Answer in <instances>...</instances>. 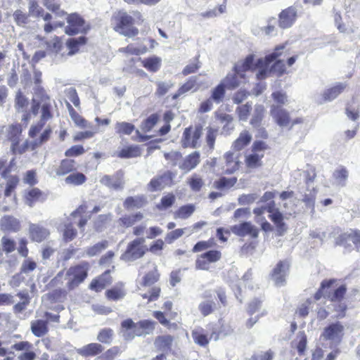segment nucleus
<instances>
[{"instance_id": "f257e3e1", "label": "nucleus", "mask_w": 360, "mask_h": 360, "mask_svg": "<svg viewBox=\"0 0 360 360\" xmlns=\"http://www.w3.org/2000/svg\"><path fill=\"white\" fill-rule=\"evenodd\" d=\"M42 74L39 70L33 72V79L36 87L34 89V97L31 102V111L37 116L40 113V119L36 124H32L28 131L30 138L34 139L41 131L46 122L53 117L54 101L41 86Z\"/></svg>"}, {"instance_id": "f03ea898", "label": "nucleus", "mask_w": 360, "mask_h": 360, "mask_svg": "<svg viewBox=\"0 0 360 360\" xmlns=\"http://www.w3.org/2000/svg\"><path fill=\"white\" fill-rule=\"evenodd\" d=\"M337 282L335 278L324 279L321 281L319 289L314 295V299L316 301L322 297H327L331 302H338L335 306V311L338 313L337 319H341L345 316L347 307L342 303L347 292V288L345 284H342L336 288L332 292H329V289Z\"/></svg>"}, {"instance_id": "7ed1b4c3", "label": "nucleus", "mask_w": 360, "mask_h": 360, "mask_svg": "<svg viewBox=\"0 0 360 360\" xmlns=\"http://www.w3.org/2000/svg\"><path fill=\"white\" fill-rule=\"evenodd\" d=\"M111 21L112 29L116 32L127 37H134L139 32L135 25L141 24L143 18L138 11H133L131 15L123 10H119L113 13Z\"/></svg>"}, {"instance_id": "20e7f679", "label": "nucleus", "mask_w": 360, "mask_h": 360, "mask_svg": "<svg viewBox=\"0 0 360 360\" xmlns=\"http://www.w3.org/2000/svg\"><path fill=\"white\" fill-rule=\"evenodd\" d=\"M155 325V321L149 319L134 322L131 319H127L120 323V333L126 341H131L136 336L140 337L152 333Z\"/></svg>"}, {"instance_id": "39448f33", "label": "nucleus", "mask_w": 360, "mask_h": 360, "mask_svg": "<svg viewBox=\"0 0 360 360\" xmlns=\"http://www.w3.org/2000/svg\"><path fill=\"white\" fill-rule=\"evenodd\" d=\"M90 267V264L87 261L70 266L65 275L67 290L72 291L78 288L88 277Z\"/></svg>"}, {"instance_id": "423d86ee", "label": "nucleus", "mask_w": 360, "mask_h": 360, "mask_svg": "<svg viewBox=\"0 0 360 360\" xmlns=\"http://www.w3.org/2000/svg\"><path fill=\"white\" fill-rule=\"evenodd\" d=\"M233 332V329L230 326L224 327L223 325L220 330H217L214 328H212L211 333L208 335L205 330L202 327H198L193 330L191 332V336L194 342L202 347H206L208 346L210 341L213 339L217 340L219 338L220 335H227Z\"/></svg>"}, {"instance_id": "0eeeda50", "label": "nucleus", "mask_w": 360, "mask_h": 360, "mask_svg": "<svg viewBox=\"0 0 360 360\" xmlns=\"http://www.w3.org/2000/svg\"><path fill=\"white\" fill-rule=\"evenodd\" d=\"M270 115L277 125L281 127H288L289 129L304 122L302 117L291 119L290 112L280 105H272L270 108Z\"/></svg>"}, {"instance_id": "6e6552de", "label": "nucleus", "mask_w": 360, "mask_h": 360, "mask_svg": "<svg viewBox=\"0 0 360 360\" xmlns=\"http://www.w3.org/2000/svg\"><path fill=\"white\" fill-rule=\"evenodd\" d=\"M269 149L268 144L260 140L255 141L251 147L252 153L245 156V164L248 169H257L262 166L264 153L260 152Z\"/></svg>"}, {"instance_id": "1a4fd4ad", "label": "nucleus", "mask_w": 360, "mask_h": 360, "mask_svg": "<svg viewBox=\"0 0 360 360\" xmlns=\"http://www.w3.org/2000/svg\"><path fill=\"white\" fill-rule=\"evenodd\" d=\"M68 25L65 27V32L69 36L77 34H86L91 28L83 17L77 13H67Z\"/></svg>"}, {"instance_id": "9d476101", "label": "nucleus", "mask_w": 360, "mask_h": 360, "mask_svg": "<svg viewBox=\"0 0 360 360\" xmlns=\"http://www.w3.org/2000/svg\"><path fill=\"white\" fill-rule=\"evenodd\" d=\"M143 238H136L129 242L120 259L124 262H132L144 256L148 252V248L144 245Z\"/></svg>"}, {"instance_id": "9b49d317", "label": "nucleus", "mask_w": 360, "mask_h": 360, "mask_svg": "<svg viewBox=\"0 0 360 360\" xmlns=\"http://www.w3.org/2000/svg\"><path fill=\"white\" fill-rule=\"evenodd\" d=\"M44 316L46 319V320L34 319L30 322V330L37 338H42L48 334L49 321L58 323L60 321L59 315L52 314L48 311L44 313Z\"/></svg>"}, {"instance_id": "f8f14e48", "label": "nucleus", "mask_w": 360, "mask_h": 360, "mask_svg": "<svg viewBox=\"0 0 360 360\" xmlns=\"http://www.w3.org/2000/svg\"><path fill=\"white\" fill-rule=\"evenodd\" d=\"M202 133V127L200 124L195 125V127L189 126L185 128L181 139V146L184 148H197Z\"/></svg>"}, {"instance_id": "ddd939ff", "label": "nucleus", "mask_w": 360, "mask_h": 360, "mask_svg": "<svg viewBox=\"0 0 360 360\" xmlns=\"http://www.w3.org/2000/svg\"><path fill=\"white\" fill-rule=\"evenodd\" d=\"M221 259V252L217 250H210L199 255L195 262V267L198 270L207 271L210 264L215 263Z\"/></svg>"}, {"instance_id": "4468645a", "label": "nucleus", "mask_w": 360, "mask_h": 360, "mask_svg": "<svg viewBox=\"0 0 360 360\" xmlns=\"http://www.w3.org/2000/svg\"><path fill=\"white\" fill-rule=\"evenodd\" d=\"M174 174L170 171H166L162 174L158 175L150 181L147 185L148 190L150 192L162 191L166 186L173 184Z\"/></svg>"}, {"instance_id": "2eb2a0df", "label": "nucleus", "mask_w": 360, "mask_h": 360, "mask_svg": "<svg viewBox=\"0 0 360 360\" xmlns=\"http://www.w3.org/2000/svg\"><path fill=\"white\" fill-rule=\"evenodd\" d=\"M344 336V326L339 322L328 325L323 330L321 337L324 340H332L340 342Z\"/></svg>"}, {"instance_id": "dca6fc26", "label": "nucleus", "mask_w": 360, "mask_h": 360, "mask_svg": "<svg viewBox=\"0 0 360 360\" xmlns=\"http://www.w3.org/2000/svg\"><path fill=\"white\" fill-rule=\"evenodd\" d=\"M11 348L17 352H22L18 356V360H35L37 354L33 345L27 340L15 342Z\"/></svg>"}, {"instance_id": "f3484780", "label": "nucleus", "mask_w": 360, "mask_h": 360, "mask_svg": "<svg viewBox=\"0 0 360 360\" xmlns=\"http://www.w3.org/2000/svg\"><path fill=\"white\" fill-rule=\"evenodd\" d=\"M23 200L29 207H33L39 202H44L47 199V193L37 187H32L25 191Z\"/></svg>"}, {"instance_id": "a211bd4d", "label": "nucleus", "mask_w": 360, "mask_h": 360, "mask_svg": "<svg viewBox=\"0 0 360 360\" xmlns=\"http://www.w3.org/2000/svg\"><path fill=\"white\" fill-rule=\"evenodd\" d=\"M297 18V8L294 6H288L278 14V25L283 29L290 27Z\"/></svg>"}, {"instance_id": "6ab92c4d", "label": "nucleus", "mask_w": 360, "mask_h": 360, "mask_svg": "<svg viewBox=\"0 0 360 360\" xmlns=\"http://www.w3.org/2000/svg\"><path fill=\"white\" fill-rule=\"evenodd\" d=\"M231 230L238 236H250L252 238H257L259 232V229L250 221H244L234 225L231 226Z\"/></svg>"}, {"instance_id": "aec40b11", "label": "nucleus", "mask_w": 360, "mask_h": 360, "mask_svg": "<svg viewBox=\"0 0 360 360\" xmlns=\"http://www.w3.org/2000/svg\"><path fill=\"white\" fill-rule=\"evenodd\" d=\"M290 264L287 260L279 261L271 272V276L277 285L285 282V276L289 270Z\"/></svg>"}, {"instance_id": "412c9836", "label": "nucleus", "mask_w": 360, "mask_h": 360, "mask_svg": "<svg viewBox=\"0 0 360 360\" xmlns=\"http://www.w3.org/2000/svg\"><path fill=\"white\" fill-rule=\"evenodd\" d=\"M124 172L122 170L117 171L112 176L104 175L101 177L100 182L110 188L115 190L120 189L123 187L124 184Z\"/></svg>"}, {"instance_id": "4be33fe9", "label": "nucleus", "mask_w": 360, "mask_h": 360, "mask_svg": "<svg viewBox=\"0 0 360 360\" xmlns=\"http://www.w3.org/2000/svg\"><path fill=\"white\" fill-rule=\"evenodd\" d=\"M77 162L72 158L62 159L55 169L56 174L58 176H63L77 171Z\"/></svg>"}, {"instance_id": "5701e85b", "label": "nucleus", "mask_w": 360, "mask_h": 360, "mask_svg": "<svg viewBox=\"0 0 360 360\" xmlns=\"http://www.w3.org/2000/svg\"><path fill=\"white\" fill-rule=\"evenodd\" d=\"M245 80V75L240 72L236 71L233 68V72L229 73L222 82L226 86V89L233 90L238 88L243 81Z\"/></svg>"}, {"instance_id": "b1692460", "label": "nucleus", "mask_w": 360, "mask_h": 360, "mask_svg": "<svg viewBox=\"0 0 360 360\" xmlns=\"http://www.w3.org/2000/svg\"><path fill=\"white\" fill-rule=\"evenodd\" d=\"M103 349L100 343L92 342L77 349L76 352L84 358H88L102 354Z\"/></svg>"}, {"instance_id": "393cba45", "label": "nucleus", "mask_w": 360, "mask_h": 360, "mask_svg": "<svg viewBox=\"0 0 360 360\" xmlns=\"http://www.w3.org/2000/svg\"><path fill=\"white\" fill-rule=\"evenodd\" d=\"M88 205L86 202H84L81 205H79L72 213L70 214V216L72 218H79V221L77 224L79 229L81 230L82 232L84 231V227L87 224V222L89 219H90L91 216H86V213L87 212Z\"/></svg>"}, {"instance_id": "a878e982", "label": "nucleus", "mask_w": 360, "mask_h": 360, "mask_svg": "<svg viewBox=\"0 0 360 360\" xmlns=\"http://www.w3.org/2000/svg\"><path fill=\"white\" fill-rule=\"evenodd\" d=\"M110 270H106L98 277L94 278L89 284V288L95 292H101L112 282Z\"/></svg>"}, {"instance_id": "bb28decb", "label": "nucleus", "mask_w": 360, "mask_h": 360, "mask_svg": "<svg viewBox=\"0 0 360 360\" xmlns=\"http://www.w3.org/2000/svg\"><path fill=\"white\" fill-rule=\"evenodd\" d=\"M200 162V155L198 151H194L186 155L182 162L179 165V168L188 172L195 168Z\"/></svg>"}, {"instance_id": "cd10ccee", "label": "nucleus", "mask_w": 360, "mask_h": 360, "mask_svg": "<svg viewBox=\"0 0 360 360\" xmlns=\"http://www.w3.org/2000/svg\"><path fill=\"white\" fill-rule=\"evenodd\" d=\"M30 237L32 241L41 243L50 235V231L44 226L32 224L29 228Z\"/></svg>"}, {"instance_id": "c85d7f7f", "label": "nucleus", "mask_w": 360, "mask_h": 360, "mask_svg": "<svg viewBox=\"0 0 360 360\" xmlns=\"http://www.w3.org/2000/svg\"><path fill=\"white\" fill-rule=\"evenodd\" d=\"M349 240L352 241L356 248H360V230L352 229L350 233H344L340 235L337 244L341 246H347Z\"/></svg>"}, {"instance_id": "c756f323", "label": "nucleus", "mask_w": 360, "mask_h": 360, "mask_svg": "<svg viewBox=\"0 0 360 360\" xmlns=\"http://www.w3.org/2000/svg\"><path fill=\"white\" fill-rule=\"evenodd\" d=\"M174 338L171 335H158L155 338L154 345L158 351L169 352L172 350Z\"/></svg>"}, {"instance_id": "7c9ffc66", "label": "nucleus", "mask_w": 360, "mask_h": 360, "mask_svg": "<svg viewBox=\"0 0 360 360\" xmlns=\"http://www.w3.org/2000/svg\"><path fill=\"white\" fill-rule=\"evenodd\" d=\"M269 218L274 224L278 236H283L287 231L288 227L284 222L283 215L278 209L269 215Z\"/></svg>"}, {"instance_id": "2f4dec72", "label": "nucleus", "mask_w": 360, "mask_h": 360, "mask_svg": "<svg viewBox=\"0 0 360 360\" xmlns=\"http://www.w3.org/2000/svg\"><path fill=\"white\" fill-rule=\"evenodd\" d=\"M142 66L148 72L155 73L159 71L162 66V59L157 56H152L143 59L139 58Z\"/></svg>"}, {"instance_id": "473e14b6", "label": "nucleus", "mask_w": 360, "mask_h": 360, "mask_svg": "<svg viewBox=\"0 0 360 360\" xmlns=\"http://www.w3.org/2000/svg\"><path fill=\"white\" fill-rule=\"evenodd\" d=\"M0 228L4 231H18L20 228V221L10 215H5L0 219Z\"/></svg>"}, {"instance_id": "72a5a7b5", "label": "nucleus", "mask_w": 360, "mask_h": 360, "mask_svg": "<svg viewBox=\"0 0 360 360\" xmlns=\"http://www.w3.org/2000/svg\"><path fill=\"white\" fill-rule=\"evenodd\" d=\"M285 49V44L276 46L272 53L266 55L264 58H259L257 60V65L261 66L262 65L270 64L271 63L278 60V58L283 55Z\"/></svg>"}, {"instance_id": "f704fd0d", "label": "nucleus", "mask_w": 360, "mask_h": 360, "mask_svg": "<svg viewBox=\"0 0 360 360\" xmlns=\"http://www.w3.org/2000/svg\"><path fill=\"white\" fill-rule=\"evenodd\" d=\"M252 141V135L248 130L242 131L238 137L233 142L232 148L236 151H240L248 146Z\"/></svg>"}, {"instance_id": "c9c22d12", "label": "nucleus", "mask_w": 360, "mask_h": 360, "mask_svg": "<svg viewBox=\"0 0 360 360\" xmlns=\"http://www.w3.org/2000/svg\"><path fill=\"white\" fill-rule=\"evenodd\" d=\"M105 295L108 300L117 301L123 299L126 295L124 283H118L114 287L107 290Z\"/></svg>"}, {"instance_id": "e433bc0d", "label": "nucleus", "mask_w": 360, "mask_h": 360, "mask_svg": "<svg viewBox=\"0 0 360 360\" xmlns=\"http://www.w3.org/2000/svg\"><path fill=\"white\" fill-rule=\"evenodd\" d=\"M67 108L72 120L77 127L81 129L91 128V124L79 115L69 103H67Z\"/></svg>"}, {"instance_id": "4c0bfd02", "label": "nucleus", "mask_w": 360, "mask_h": 360, "mask_svg": "<svg viewBox=\"0 0 360 360\" xmlns=\"http://www.w3.org/2000/svg\"><path fill=\"white\" fill-rule=\"evenodd\" d=\"M255 63L254 55L250 54L247 56L244 60L234 65V70L245 74L248 70H255L257 68H255Z\"/></svg>"}, {"instance_id": "58836bf2", "label": "nucleus", "mask_w": 360, "mask_h": 360, "mask_svg": "<svg viewBox=\"0 0 360 360\" xmlns=\"http://www.w3.org/2000/svg\"><path fill=\"white\" fill-rule=\"evenodd\" d=\"M160 278V274L155 266L153 269L146 272L142 277L141 285L142 287H150L158 283Z\"/></svg>"}, {"instance_id": "ea45409f", "label": "nucleus", "mask_w": 360, "mask_h": 360, "mask_svg": "<svg viewBox=\"0 0 360 360\" xmlns=\"http://www.w3.org/2000/svg\"><path fill=\"white\" fill-rule=\"evenodd\" d=\"M266 109L262 104H257L255 105L253 114L250 120V124L253 127H259L261 126L262 121L264 118Z\"/></svg>"}, {"instance_id": "a19ab883", "label": "nucleus", "mask_w": 360, "mask_h": 360, "mask_svg": "<svg viewBox=\"0 0 360 360\" xmlns=\"http://www.w3.org/2000/svg\"><path fill=\"white\" fill-rule=\"evenodd\" d=\"M197 79L195 77H190L184 84H183L178 89L177 91L172 94V100H176L178 99L181 95L187 93L188 91L192 90L195 88L194 91L197 90Z\"/></svg>"}, {"instance_id": "79ce46f5", "label": "nucleus", "mask_w": 360, "mask_h": 360, "mask_svg": "<svg viewBox=\"0 0 360 360\" xmlns=\"http://www.w3.org/2000/svg\"><path fill=\"white\" fill-rule=\"evenodd\" d=\"M224 158L225 159V163L226 166V168L224 171V174H231L238 169L239 162L235 160L234 154L233 152H226L224 154Z\"/></svg>"}, {"instance_id": "37998d69", "label": "nucleus", "mask_w": 360, "mask_h": 360, "mask_svg": "<svg viewBox=\"0 0 360 360\" xmlns=\"http://www.w3.org/2000/svg\"><path fill=\"white\" fill-rule=\"evenodd\" d=\"M43 20L46 22L44 25V30L46 34L51 33L58 27H63L65 25L64 22H51L52 15L49 13H43L40 15Z\"/></svg>"}, {"instance_id": "c03bdc74", "label": "nucleus", "mask_w": 360, "mask_h": 360, "mask_svg": "<svg viewBox=\"0 0 360 360\" xmlns=\"http://www.w3.org/2000/svg\"><path fill=\"white\" fill-rule=\"evenodd\" d=\"M146 203V198L143 195L127 197L124 201V207L129 210L135 208H141Z\"/></svg>"}, {"instance_id": "a18cd8bd", "label": "nucleus", "mask_w": 360, "mask_h": 360, "mask_svg": "<svg viewBox=\"0 0 360 360\" xmlns=\"http://www.w3.org/2000/svg\"><path fill=\"white\" fill-rule=\"evenodd\" d=\"M87 42V38L84 36L79 37L77 38H70L67 42L66 45L70 49L68 55H74L77 53L79 50V47L86 44Z\"/></svg>"}, {"instance_id": "49530a36", "label": "nucleus", "mask_w": 360, "mask_h": 360, "mask_svg": "<svg viewBox=\"0 0 360 360\" xmlns=\"http://www.w3.org/2000/svg\"><path fill=\"white\" fill-rule=\"evenodd\" d=\"M346 88V84L338 83L336 85L326 89L323 94L324 101H332L338 97Z\"/></svg>"}, {"instance_id": "de8ad7c7", "label": "nucleus", "mask_w": 360, "mask_h": 360, "mask_svg": "<svg viewBox=\"0 0 360 360\" xmlns=\"http://www.w3.org/2000/svg\"><path fill=\"white\" fill-rule=\"evenodd\" d=\"M143 219L141 212H136L132 214L124 215L119 219L120 224L125 228H129Z\"/></svg>"}, {"instance_id": "09e8293b", "label": "nucleus", "mask_w": 360, "mask_h": 360, "mask_svg": "<svg viewBox=\"0 0 360 360\" xmlns=\"http://www.w3.org/2000/svg\"><path fill=\"white\" fill-rule=\"evenodd\" d=\"M86 180L87 177L84 174L75 171L70 174L65 179V182L68 185L78 186L84 184Z\"/></svg>"}, {"instance_id": "8fccbe9b", "label": "nucleus", "mask_w": 360, "mask_h": 360, "mask_svg": "<svg viewBox=\"0 0 360 360\" xmlns=\"http://www.w3.org/2000/svg\"><path fill=\"white\" fill-rule=\"evenodd\" d=\"M108 246V241L106 240H101L93 245L89 246L85 250V255L89 257H92L99 255L102 251Z\"/></svg>"}, {"instance_id": "3c124183", "label": "nucleus", "mask_w": 360, "mask_h": 360, "mask_svg": "<svg viewBox=\"0 0 360 360\" xmlns=\"http://www.w3.org/2000/svg\"><path fill=\"white\" fill-rule=\"evenodd\" d=\"M141 149L138 146H128L122 148L118 153V157L121 158H131L140 156Z\"/></svg>"}, {"instance_id": "603ef678", "label": "nucleus", "mask_w": 360, "mask_h": 360, "mask_svg": "<svg viewBox=\"0 0 360 360\" xmlns=\"http://www.w3.org/2000/svg\"><path fill=\"white\" fill-rule=\"evenodd\" d=\"M43 5L52 13L57 15L63 17L67 15V12L60 9V3L59 0H42Z\"/></svg>"}, {"instance_id": "864d4df0", "label": "nucleus", "mask_w": 360, "mask_h": 360, "mask_svg": "<svg viewBox=\"0 0 360 360\" xmlns=\"http://www.w3.org/2000/svg\"><path fill=\"white\" fill-rule=\"evenodd\" d=\"M17 296L21 300V302L15 304L13 306V311L15 313H21L24 311L27 306L30 304V297L27 291H21L17 294Z\"/></svg>"}, {"instance_id": "5fc2aeb1", "label": "nucleus", "mask_w": 360, "mask_h": 360, "mask_svg": "<svg viewBox=\"0 0 360 360\" xmlns=\"http://www.w3.org/2000/svg\"><path fill=\"white\" fill-rule=\"evenodd\" d=\"M115 132L120 136L130 135L135 129V126L127 122H117L115 124Z\"/></svg>"}, {"instance_id": "6e6d98bb", "label": "nucleus", "mask_w": 360, "mask_h": 360, "mask_svg": "<svg viewBox=\"0 0 360 360\" xmlns=\"http://www.w3.org/2000/svg\"><path fill=\"white\" fill-rule=\"evenodd\" d=\"M66 297L67 290L63 288H57L47 293V298L52 303L63 302Z\"/></svg>"}, {"instance_id": "4d7b16f0", "label": "nucleus", "mask_w": 360, "mask_h": 360, "mask_svg": "<svg viewBox=\"0 0 360 360\" xmlns=\"http://www.w3.org/2000/svg\"><path fill=\"white\" fill-rule=\"evenodd\" d=\"M159 119L160 116L158 113L151 114L141 122V130L145 133L149 132L158 123Z\"/></svg>"}, {"instance_id": "13d9d810", "label": "nucleus", "mask_w": 360, "mask_h": 360, "mask_svg": "<svg viewBox=\"0 0 360 360\" xmlns=\"http://www.w3.org/2000/svg\"><path fill=\"white\" fill-rule=\"evenodd\" d=\"M89 130L79 131L76 133L72 138L74 142L83 141L86 139L93 138L98 132V130L91 125V128H89Z\"/></svg>"}, {"instance_id": "bf43d9fd", "label": "nucleus", "mask_w": 360, "mask_h": 360, "mask_svg": "<svg viewBox=\"0 0 360 360\" xmlns=\"http://www.w3.org/2000/svg\"><path fill=\"white\" fill-rule=\"evenodd\" d=\"M195 207L193 204L181 206L175 212L174 218L187 219L194 212Z\"/></svg>"}, {"instance_id": "052dcab7", "label": "nucleus", "mask_w": 360, "mask_h": 360, "mask_svg": "<svg viewBox=\"0 0 360 360\" xmlns=\"http://www.w3.org/2000/svg\"><path fill=\"white\" fill-rule=\"evenodd\" d=\"M190 188L194 192H199L205 185L204 180L197 174H193L187 181Z\"/></svg>"}, {"instance_id": "680f3d73", "label": "nucleus", "mask_w": 360, "mask_h": 360, "mask_svg": "<svg viewBox=\"0 0 360 360\" xmlns=\"http://www.w3.org/2000/svg\"><path fill=\"white\" fill-rule=\"evenodd\" d=\"M22 133V126L19 123L13 124L9 126L8 130V139L15 143L20 140V136Z\"/></svg>"}, {"instance_id": "e2e57ef3", "label": "nucleus", "mask_w": 360, "mask_h": 360, "mask_svg": "<svg viewBox=\"0 0 360 360\" xmlns=\"http://www.w3.org/2000/svg\"><path fill=\"white\" fill-rule=\"evenodd\" d=\"M148 48L146 46L138 48L133 44H128L126 47L119 49V52L127 54V55H136L139 56L146 53Z\"/></svg>"}, {"instance_id": "0e129e2a", "label": "nucleus", "mask_w": 360, "mask_h": 360, "mask_svg": "<svg viewBox=\"0 0 360 360\" xmlns=\"http://www.w3.org/2000/svg\"><path fill=\"white\" fill-rule=\"evenodd\" d=\"M226 89V86L221 82L213 89L210 98L217 103H221L225 96Z\"/></svg>"}, {"instance_id": "69168bd1", "label": "nucleus", "mask_w": 360, "mask_h": 360, "mask_svg": "<svg viewBox=\"0 0 360 360\" xmlns=\"http://www.w3.org/2000/svg\"><path fill=\"white\" fill-rule=\"evenodd\" d=\"M252 109V104L249 102L238 105L236 109V112L239 120L246 121L250 115Z\"/></svg>"}, {"instance_id": "338daca9", "label": "nucleus", "mask_w": 360, "mask_h": 360, "mask_svg": "<svg viewBox=\"0 0 360 360\" xmlns=\"http://www.w3.org/2000/svg\"><path fill=\"white\" fill-rule=\"evenodd\" d=\"M114 335V331L110 328H104L98 332L97 340L103 344H110L112 342Z\"/></svg>"}, {"instance_id": "774afa93", "label": "nucleus", "mask_w": 360, "mask_h": 360, "mask_svg": "<svg viewBox=\"0 0 360 360\" xmlns=\"http://www.w3.org/2000/svg\"><path fill=\"white\" fill-rule=\"evenodd\" d=\"M122 350L119 346H113L98 356L99 360H114L120 355Z\"/></svg>"}]
</instances>
